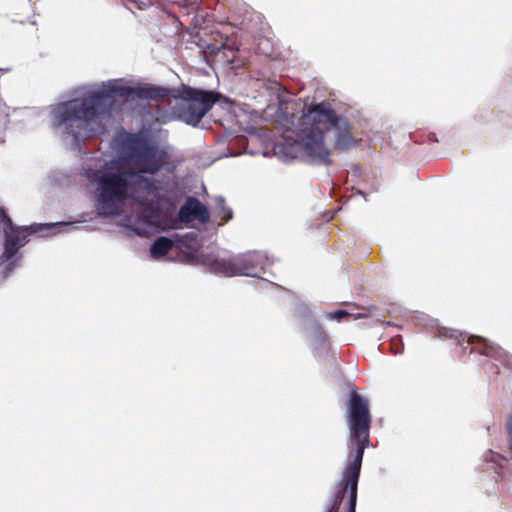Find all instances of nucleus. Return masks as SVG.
I'll list each match as a JSON object with an SVG mask.
<instances>
[{"mask_svg":"<svg viewBox=\"0 0 512 512\" xmlns=\"http://www.w3.org/2000/svg\"><path fill=\"white\" fill-rule=\"evenodd\" d=\"M165 96L164 89L115 79L103 83L97 92L88 97L56 105L52 113L55 125L72 136L75 145L80 147L81 142L104 132L111 111L122 103L136 98L159 100Z\"/></svg>","mask_w":512,"mask_h":512,"instance_id":"obj_2","label":"nucleus"},{"mask_svg":"<svg viewBox=\"0 0 512 512\" xmlns=\"http://www.w3.org/2000/svg\"><path fill=\"white\" fill-rule=\"evenodd\" d=\"M231 218H232V212H231V210H228L227 211V215H226V217L224 219V222L229 221Z\"/></svg>","mask_w":512,"mask_h":512,"instance_id":"obj_14","label":"nucleus"},{"mask_svg":"<svg viewBox=\"0 0 512 512\" xmlns=\"http://www.w3.org/2000/svg\"><path fill=\"white\" fill-rule=\"evenodd\" d=\"M298 141L306 153L323 162L328 159L330 147H350L354 138L350 133V124L339 118L324 103L309 107L299 120Z\"/></svg>","mask_w":512,"mask_h":512,"instance_id":"obj_3","label":"nucleus"},{"mask_svg":"<svg viewBox=\"0 0 512 512\" xmlns=\"http://www.w3.org/2000/svg\"><path fill=\"white\" fill-rule=\"evenodd\" d=\"M474 339H477L481 342L484 343V346H485V350L483 351V353L487 354V355H490L491 353V350H492V344L487 340V339H484L482 337H479V336H472V340Z\"/></svg>","mask_w":512,"mask_h":512,"instance_id":"obj_11","label":"nucleus"},{"mask_svg":"<svg viewBox=\"0 0 512 512\" xmlns=\"http://www.w3.org/2000/svg\"><path fill=\"white\" fill-rule=\"evenodd\" d=\"M173 242L166 237H158L150 247L151 256L155 259L167 254L172 248Z\"/></svg>","mask_w":512,"mask_h":512,"instance_id":"obj_9","label":"nucleus"},{"mask_svg":"<svg viewBox=\"0 0 512 512\" xmlns=\"http://www.w3.org/2000/svg\"><path fill=\"white\" fill-rule=\"evenodd\" d=\"M219 203H220L221 205H223V204H224V199H223V198H219Z\"/></svg>","mask_w":512,"mask_h":512,"instance_id":"obj_15","label":"nucleus"},{"mask_svg":"<svg viewBox=\"0 0 512 512\" xmlns=\"http://www.w3.org/2000/svg\"><path fill=\"white\" fill-rule=\"evenodd\" d=\"M0 215L5 221L4 234H5V249L1 259L8 262L4 269L3 278L13 271L16 266V260H12L18 252V249L26 243V229L15 227L10 217L5 213L4 208L0 207Z\"/></svg>","mask_w":512,"mask_h":512,"instance_id":"obj_6","label":"nucleus"},{"mask_svg":"<svg viewBox=\"0 0 512 512\" xmlns=\"http://www.w3.org/2000/svg\"><path fill=\"white\" fill-rule=\"evenodd\" d=\"M118 157L98 160L84 167L88 181L95 187L94 205L101 216H117L130 198L140 205V218L149 226L165 230L174 219L155 204L160 183L152 178L164 164V153L143 139L126 134L118 139Z\"/></svg>","mask_w":512,"mask_h":512,"instance_id":"obj_1","label":"nucleus"},{"mask_svg":"<svg viewBox=\"0 0 512 512\" xmlns=\"http://www.w3.org/2000/svg\"><path fill=\"white\" fill-rule=\"evenodd\" d=\"M348 424L351 437L357 442V453L353 462L347 467L345 472V486L337 495L334 504L326 512H337V507L342 501V497L347 489L350 488L349 512H356L357 484L361 469L362 457L364 453V442L368 439L370 428V413L367 400L356 392L351 393L348 404Z\"/></svg>","mask_w":512,"mask_h":512,"instance_id":"obj_4","label":"nucleus"},{"mask_svg":"<svg viewBox=\"0 0 512 512\" xmlns=\"http://www.w3.org/2000/svg\"><path fill=\"white\" fill-rule=\"evenodd\" d=\"M217 101L216 93L189 89L175 107L176 117L188 125L196 126Z\"/></svg>","mask_w":512,"mask_h":512,"instance_id":"obj_5","label":"nucleus"},{"mask_svg":"<svg viewBox=\"0 0 512 512\" xmlns=\"http://www.w3.org/2000/svg\"><path fill=\"white\" fill-rule=\"evenodd\" d=\"M392 350L394 353L399 354L403 351V347L399 343L392 342Z\"/></svg>","mask_w":512,"mask_h":512,"instance_id":"obj_12","label":"nucleus"},{"mask_svg":"<svg viewBox=\"0 0 512 512\" xmlns=\"http://www.w3.org/2000/svg\"><path fill=\"white\" fill-rule=\"evenodd\" d=\"M30 229H31V232H37V231H38V230H37V229H35L33 226H31V227H30Z\"/></svg>","mask_w":512,"mask_h":512,"instance_id":"obj_16","label":"nucleus"},{"mask_svg":"<svg viewBox=\"0 0 512 512\" xmlns=\"http://www.w3.org/2000/svg\"><path fill=\"white\" fill-rule=\"evenodd\" d=\"M209 218L210 215L207 208L195 198H189L179 210V219L185 223L195 219L205 223Z\"/></svg>","mask_w":512,"mask_h":512,"instance_id":"obj_7","label":"nucleus"},{"mask_svg":"<svg viewBox=\"0 0 512 512\" xmlns=\"http://www.w3.org/2000/svg\"><path fill=\"white\" fill-rule=\"evenodd\" d=\"M345 315H346V313L344 311H338V312L335 313V317L337 319H339V318H341V317H343Z\"/></svg>","mask_w":512,"mask_h":512,"instance_id":"obj_13","label":"nucleus"},{"mask_svg":"<svg viewBox=\"0 0 512 512\" xmlns=\"http://www.w3.org/2000/svg\"><path fill=\"white\" fill-rule=\"evenodd\" d=\"M243 263L244 260H239L235 263L226 260H216L212 265V269L215 273L222 274L227 277L236 275L255 276V274L250 270V267Z\"/></svg>","mask_w":512,"mask_h":512,"instance_id":"obj_8","label":"nucleus"},{"mask_svg":"<svg viewBox=\"0 0 512 512\" xmlns=\"http://www.w3.org/2000/svg\"><path fill=\"white\" fill-rule=\"evenodd\" d=\"M57 227H60V228L72 227V228H74V223H72V222H58V223L45 224V225H41L40 229H51V228H57Z\"/></svg>","mask_w":512,"mask_h":512,"instance_id":"obj_10","label":"nucleus"}]
</instances>
